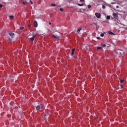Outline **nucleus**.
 <instances>
[{"label":"nucleus","mask_w":127,"mask_h":127,"mask_svg":"<svg viewBox=\"0 0 127 127\" xmlns=\"http://www.w3.org/2000/svg\"><path fill=\"white\" fill-rule=\"evenodd\" d=\"M95 16H96V17L97 18H101V14L100 13L96 12L95 13Z\"/></svg>","instance_id":"obj_1"},{"label":"nucleus","mask_w":127,"mask_h":127,"mask_svg":"<svg viewBox=\"0 0 127 127\" xmlns=\"http://www.w3.org/2000/svg\"><path fill=\"white\" fill-rule=\"evenodd\" d=\"M9 35L10 36V37L13 38L14 37L15 34L13 32H10L9 33Z\"/></svg>","instance_id":"obj_2"},{"label":"nucleus","mask_w":127,"mask_h":127,"mask_svg":"<svg viewBox=\"0 0 127 127\" xmlns=\"http://www.w3.org/2000/svg\"><path fill=\"white\" fill-rule=\"evenodd\" d=\"M52 37L57 39V40H59L60 39V38H59V37L56 36L55 35H53Z\"/></svg>","instance_id":"obj_3"},{"label":"nucleus","mask_w":127,"mask_h":127,"mask_svg":"<svg viewBox=\"0 0 127 127\" xmlns=\"http://www.w3.org/2000/svg\"><path fill=\"white\" fill-rule=\"evenodd\" d=\"M34 39H35V35L33 34V36L30 38V41H33Z\"/></svg>","instance_id":"obj_4"},{"label":"nucleus","mask_w":127,"mask_h":127,"mask_svg":"<svg viewBox=\"0 0 127 127\" xmlns=\"http://www.w3.org/2000/svg\"><path fill=\"white\" fill-rule=\"evenodd\" d=\"M113 17L115 18H118V15L117 14V13H115V12H114L113 13Z\"/></svg>","instance_id":"obj_5"},{"label":"nucleus","mask_w":127,"mask_h":127,"mask_svg":"<svg viewBox=\"0 0 127 127\" xmlns=\"http://www.w3.org/2000/svg\"><path fill=\"white\" fill-rule=\"evenodd\" d=\"M34 26L35 27H37V26H38L37 21H34Z\"/></svg>","instance_id":"obj_6"},{"label":"nucleus","mask_w":127,"mask_h":127,"mask_svg":"<svg viewBox=\"0 0 127 127\" xmlns=\"http://www.w3.org/2000/svg\"><path fill=\"white\" fill-rule=\"evenodd\" d=\"M74 51H75V48H73L72 49L71 54V56H73Z\"/></svg>","instance_id":"obj_7"},{"label":"nucleus","mask_w":127,"mask_h":127,"mask_svg":"<svg viewBox=\"0 0 127 127\" xmlns=\"http://www.w3.org/2000/svg\"><path fill=\"white\" fill-rule=\"evenodd\" d=\"M82 28L81 27H79L78 29H77V33H79L80 31L82 30Z\"/></svg>","instance_id":"obj_8"},{"label":"nucleus","mask_w":127,"mask_h":127,"mask_svg":"<svg viewBox=\"0 0 127 127\" xmlns=\"http://www.w3.org/2000/svg\"><path fill=\"white\" fill-rule=\"evenodd\" d=\"M40 109H41V107L40 106H38L36 107L37 110H40Z\"/></svg>","instance_id":"obj_9"},{"label":"nucleus","mask_w":127,"mask_h":127,"mask_svg":"<svg viewBox=\"0 0 127 127\" xmlns=\"http://www.w3.org/2000/svg\"><path fill=\"white\" fill-rule=\"evenodd\" d=\"M108 33L110 34V35H114V33L111 31H109L108 32Z\"/></svg>","instance_id":"obj_10"},{"label":"nucleus","mask_w":127,"mask_h":127,"mask_svg":"<svg viewBox=\"0 0 127 127\" xmlns=\"http://www.w3.org/2000/svg\"><path fill=\"white\" fill-rule=\"evenodd\" d=\"M9 18L10 19H13L14 18V15H10V16H9Z\"/></svg>","instance_id":"obj_11"},{"label":"nucleus","mask_w":127,"mask_h":127,"mask_svg":"<svg viewBox=\"0 0 127 127\" xmlns=\"http://www.w3.org/2000/svg\"><path fill=\"white\" fill-rule=\"evenodd\" d=\"M77 5L79 6H82L84 5V4L83 3H82V4H80V3H77Z\"/></svg>","instance_id":"obj_12"},{"label":"nucleus","mask_w":127,"mask_h":127,"mask_svg":"<svg viewBox=\"0 0 127 127\" xmlns=\"http://www.w3.org/2000/svg\"><path fill=\"white\" fill-rule=\"evenodd\" d=\"M106 18L108 20H110V16H109V15L107 16Z\"/></svg>","instance_id":"obj_13"},{"label":"nucleus","mask_w":127,"mask_h":127,"mask_svg":"<svg viewBox=\"0 0 127 127\" xmlns=\"http://www.w3.org/2000/svg\"><path fill=\"white\" fill-rule=\"evenodd\" d=\"M51 6H56V4L55 3H53L51 4Z\"/></svg>","instance_id":"obj_14"},{"label":"nucleus","mask_w":127,"mask_h":127,"mask_svg":"<svg viewBox=\"0 0 127 127\" xmlns=\"http://www.w3.org/2000/svg\"><path fill=\"white\" fill-rule=\"evenodd\" d=\"M60 10L62 12H63L64 11V9L63 8H60Z\"/></svg>","instance_id":"obj_15"},{"label":"nucleus","mask_w":127,"mask_h":127,"mask_svg":"<svg viewBox=\"0 0 127 127\" xmlns=\"http://www.w3.org/2000/svg\"><path fill=\"white\" fill-rule=\"evenodd\" d=\"M97 50H99L102 49V47H97Z\"/></svg>","instance_id":"obj_16"},{"label":"nucleus","mask_w":127,"mask_h":127,"mask_svg":"<svg viewBox=\"0 0 127 127\" xmlns=\"http://www.w3.org/2000/svg\"><path fill=\"white\" fill-rule=\"evenodd\" d=\"M24 29V27L22 26V27H20V30H23Z\"/></svg>","instance_id":"obj_17"},{"label":"nucleus","mask_w":127,"mask_h":127,"mask_svg":"<svg viewBox=\"0 0 127 127\" xmlns=\"http://www.w3.org/2000/svg\"><path fill=\"white\" fill-rule=\"evenodd\" d=\"M104 33H101L100 34V36L102 37H104Z\"/></svg>","instance_id":"obj_18"},{"label":"nucleus","mask_w":127,"mask_h":127,"mask_svg":"<svg viewBox=\"0 0 127 127\" xmlns=\"http://www.w3.org/2000/svg\"><path fill=\"white\" fill-rule=\"evenodd\" d=\"M80 1L82 2V3H84L85 0H80Z\"/></svg>","instance_id":"obj_19"},{"label":"nucleus","mask_w":127,"mask_h":127,"mask_svg":"<svg viewBox=\"0 0 127 127\" xmlns=\"http://www.w3.org/2000/svg\"><path fill=\"white\" fill-rule=\"evenodd\" d=\"M87 7H88V8L89 9V8H91V5H88Z\"/></svg>","instance_id":"obj_20"},{"label":"nucleus","mask_w":127,"mask_h":127,"mask_svg":"<svg viewBox=\"0 0 127 127\" xmlns=\"http://www.w3.org/2000/svg\"><path fill=\"white\" fill-rule=\"evenodd\" d=\"M102 8H103V9H105L106 6L105 5H102Z\"/></svg>","instance_id":"obj_21"},{"label":"nucleus","mask_w":127,"mask_h":127,"mask_svg":"<svg viewBox=\"0 0 127 127\" xmlns=\"http://www.w3.org/2000/svg\"><path fill=\"white\" fill-rule=\"evenodd\" d=\"M27 3V2L26 1H23V4L26 5Z\"/></svg>","instance_id":"obj_22"},{"label":"nucleus","mask_w":127,"mask_h":127,"mask_svg":"<svg viewBox=\"0 0 127 127\" xmlns=\"http://www.w3.org/2000/svg\"><path fill=\"white\" fill-rule=\"evenodd\" d=\"M30 3L31 4H33V2L32 0H30Z\"/></svg>","instance_id":"obj_23"},{"label":"nucleus","mask_w":127,"mask_h":127,"mask_svg":"<svg viewBox=\"0 0 127 127\" xmlns=\"http://www.w3.org/2000/svg\"><path fill=\"white\" fill-rule=\"evenodd\" d=\"M124 81V79H121V80H120V82L121 83H123Z\"/></svg>","instance_id":"obj_24"},{"label":"nucleus","mask_w":127,"mask_h":127,"mask_svg":"<svg viewBox=\"0 0 127 127\" xmlns=\"http://www.w3.org/2000/svg\"><path fill=\"white\" fill-rule=\"evenodd\" d=\"M3 6V5L1 4H0V8H2Z\"/></svg>","instance_id":"obj_25"},{"label":"nucleus","mask_w":127,"mask_h":127,"mask_svg":"<svg viewBox=\"0 0 127 127\" xmlns=\"http://www.w3.org/2000/svg\"><path fill=\"white\" fill-rule=\"evenodd\" d=\"M106 46V44H103L102 45V47H105Z\"/></svg>","instance_id":"obj_26"},{"label":"nucleus","mask_w":127,"mask_h":127,"mask_svg":"<svg viewBox=\"0 0 127 127\" xmlns=\"http://www.w3.org/2000/svg\"><path fill=\"white\" fill-rule=\"evenodd\" d=\"M121 87L122 88H124V86L123 85V84H121Z\"/></svg>","instance_id":"obj_27"},{"label":"nucleus","mask_w":127,"mask_h":127,"mask_svg":"<svg viewBox=\"0 0 127 127\" xmlns=\"http://www.w3.org/2000/svg\"><path fill=\"white\" fill-rule=\"evenodd\" d=\"M97 39L98 40L101 39L100 37H97Z\"/></svg>","instance_id":"obj_28"},{"label":"nucleus","mask_w":127,"mask_h":127,"mask_svg":"<svg viewBox=\"0 0 127 127\" xmlns=\"http://www.w3.org/2000/svg\"><path fill=\"white\" fill-rule=\"evenodd\" d=\"M117 53L119 54V53H120V54H121V53L120 52H117Z\"/></svg>","instance_id":"obj_29"},{"label":"nucleus","mask_w":127,"mask_h":127,"mask_svg":"<svg viewBox=\"0 0 127 127\" xmlns=\"http://www.w3.org/2000/svg\"><path fill=\"white\" fill-rule=\"evenodd\" d=\"M116 7H117V8H119V6L118 5H117Z\"/></svg>","instance_id":"obj_30"},{"label":"nucleus","mask_w":127,"mask_h":127,"mask_svg":"<svg viewBox=\"0 0 127 127\" xmlns=\"http://www.w3.org/2000/svg\"><path fill=\"white\" fill-rule=\"evenodd\" d=\"M49 25H51V22H49Z\"/></svg>","instance_id":"obj_31"},{"label":"nucleus","mask_w":127,"mask_h":127,"mask_svg":"<svg viewBox=\"0 0 127 127\" xmlns=\"http://www.w3.org/2000/svg\"><path fill=\"white\" fill-rule=\"evenodd\" d=\"M31 27V25H29V27Z\"/></svg>","instance_id":"obj_32"},{"label":"nucleus","mask_w":127,"mask_h":127,"mask_svg":"<svg viewBox=\"0 0 127 127\" xmlns=\"http://www.w3.org/2000/svg\"><path fill=\"white\" fill-rule=\"evenodd\" d=\"M9 41H11V39H9Z\"/></svg>","instance_id":"obj_33"},{"label":"nucleus","mask_w":127,"mask_h":127,"mask_svg":"<svg viewBox=\"0 0 127 127\" xmlns=\"http://www.w3.org/2000/svg\"><path fill=\"white\" fill-rule=\"evenodd\" d=\"M46 114L45 115V117H46Z\"/></svg>","instance_id":"obj_34"},{"label":"nucleus","mask_w":127,"mask_h":127,"mask_svg":"<svg viewBox=\"0 0 127 127\" xmlns=\"http://www.w3.org/2000/svg\"><path fill=\"white\" fill-rule=\"evenodd\" d=\"M117 23H119V22H117Z\"/></svg>","instance_id":"obj_35"}]
</instances>
